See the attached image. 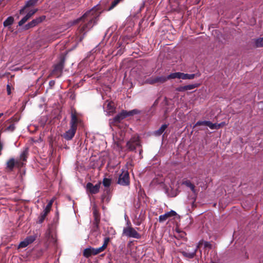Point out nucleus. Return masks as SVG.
I'll use <instances>...</instances> for the list:
<instances>
[{
	"label": "nucleus",
	"mask_w": 263,
	"mask_h": 263,
	"mask_svg": "<svg viewBox=\"0 0 263 263\" xmlns=\"http://www.w3.org/2000/svg\"><path fill=\"white\" fill-rule=\"evenodd\" d=\"M99 16V12L97 11L96 8L94 7L85 12L81 17L73 22V25L79 23L80 22H82L77 32V39L78 41H82L86 33L96 23L97 18Z\"/></svg>",
	"instance_id": "f257e3e1"
},
{
	"label": "nucleus",
	"mask_w": 263,
	"mask_h": 263,
	"mask_svg": "<svg viewBox=\"0 0 263 263\" xmlns=\"http://www.w3.org/2000/svg\"><path fill=\"white\" fill-rule=\"evenodd\" d=\"M28 155V148L26 147L22 152L19 158L16 159L11 158L7 161L6 170L7 172H12L15 166L17 168L23 167L25 164L24 162L27 160Z\"/></svg>",
	"instance_id": "f03ea898"
},
{
	"label": "nucleus",
	"mask_w": 263,
	"mask_h": 263,
	"mask_svg": "<svg viewBox=\"0 0 263 263\" xmlns=\"http://www.w3.org/2000/svg\"><path fill=\"white\" fill-rule=\"evenodd\" d=\"M164 184L165 192L169 196L175 197L179 192V182H166Z\"/></svg>",
	"instance_id": "7ed1b4c3"
},
{
	"label": "nucleus",
	"mask_w": 263,
	"mask_h": 263,
	"mask_svg": "<svg viewBox=\"0 0 263 263\" xmlns=\"http://www.w3.org/2000/svg\"><path fill=\"white\" fill-rule=\"evenodd\" d=\"M65 62V57L62 54L59 58L58 62L53 66V68L51 72V74L59 78L62 73L64 64Z\"/></svg>",
	"instance_id": "20e7f679"
},
{
	"label": "nucleus",
	"mask_w": 263,
	"mask_h": 263,
	"mask_svg": "<svg viewBox=\"0 0 263 263\" xmlns=\"http://www.w3.org/2000/svg\"><path fill=\"white\" fill-rule=\"evenodd\" d=\"M126 146L130 151H134L137 147L141 146L139 136H134L127 142Z\"/></svg>",
	"instance_id": "39448f33"
},
{
	"label": "nucleus",
	"mask_w": 263,
	"mask_h": 263,
	"mask_svg": "<svg viewBox=\"0 0 263 263\" xmlns=\"http://www.w3.org/2000/svg\"><path fill=\"white\" fill-rule=\"evenodd\" d=\"M123 234L128 237H132L134 238H140V235L136 231L135 229L130 226H127L123 230Z\"/></svg>",
	"instance_id": "423d86ee"
},
{
	"label": "nucleus",
	"mask_w": 263,
	"mask_h": 263,
	"mask_svg": "<svg viewBox=\"0 0 263 263\" xmlns=\"http://www.w3.org/2000/svg\"><path fill=\"white\" fill-rule=\"evenodd\" d=\"M195 74L184 73L180 72L172 73L168 75V78L181 79L183 80L193 79L195 77Z\"/></svg>",
	"instance_id": "0eeeda50"
},
{
	"label": "nucleus",
	"mask_w": 263,
	"mask_h": 263,
	"mask_svg": "<svg viewBox=\"0 0 263 263\" xmlns=\"http://www.w3.org/2000/svg\"><path fill=\"white\" fill-rule=\"evenodd\" d=\"M172 79V78H168V76L166 77L164 76L151 77L147 79L146 82L147 84L153 85L156 83H163L165 82L167 80Z\"/></svg>",
	"instance_id": "6e6552de"
},
{
	"label": "nucleus",
	"mask_w": 263,
	"mask_h": 263,
	"mask_svg": "<svg viewBox=\"0 0 263 263\" xmlns=\"http://www.w3.org/2000/svg\"><path fill=\"white\" fill-rule=\"evenodd\" d=\"M126 114V110H122L121 112L117 115L112 119L110 120V123L114 125L119 123L122 120L127 117Z\"/></svg>",
	"instance_id": "1a4fd4ad"
},
{
	"label": "nucleus",
	"mask_w": 263,
	"mask_h": 263,
	"mask_svg": "<svg viewBox=\"0 0 263 263\" xmlns=\"http://www.w3.org/2000/svg\"><path fill=\"white\" fill-rule=\"evenodd\" d=\"M45 18L46 16L45 15H42L36 17V18L33 20L32 21L26 24L24 26V29L25 30H28L30 28H33L37 25L39 24L42 23L44 20H45Z\"/></svg>",
	"instance_id": "9d476101"
},
{
	"label": "nucleus",
	"mask_w": 263,
	"mask_h": 263,
	"mask_svg": "<svg viewBox=\"0 0 263 263\" xmlns=\"http://www.w3.org/2000/svg\"><path fill=\"white\" fill-rule=\"evenodd\" d=\"M14 120V118L12 117L11 119L7 120L5 123L4 126H5V128L3 129L2 128L1 130V132H12L14 130L15 128V124L12 121Z\"/></svg>",
	"instance_id": "9b49d317"
},
{
	"label": "nucleus",
	"mask_w": 263,
	"mask_h": 263,
	"mask_svg": "<svg viewBox=\"0 0 263 263\" xmlns=\"http://www.w3.org/2000/svg\"><path fill=\"white\" fill-rule=\"evenodd\" d=\"M100 185L101 182H99L95 185L91 182H89L86 185V190L91 194H96L99 191Z\"/></svg>",
	"instance_id": "f8f14e48"
},
{
	"label": "nucleus",
	"mask_w": 263,
	"mask_h": 263,
	"mask_svg": "<svg viewBox=\"0 0 263 263\" xmlns=\"http://www.w3.org/2000/svg\"><path fill=\"white\" fill-rule=\"evenodd\" d=\"M77 129L76 128L70 126L69 129L64 134L63 137L67 140H71L74 136Z\"/></svg>",
	"instance_id": "ddd939ff"
},
{
	"label": "nucleus",
	"mask_w": 263,
	"mask_h": 263,
	"mask_svg": "<svg viewBox=\"0 0 263 263\" xmlns=\"http://www.w3.org/2000/svg\"><path fill=\"white\" fill-rule=\"evenodd\" d=\"M121 173L119 174V179L118 181H129V172L126 168H122Z\"/></svg>",
	"instance_id": "4468645a"
},
{
	"label": "nucleus",
	"mask_w": 263,
	"mask_h": 263,
	"mask_svg": "<svg viewBox=\"0 0 263 263\" xmlns=\"http://www.w3.org/2000/svg\"><path fill=\"white\" fill-rule=\"evenodd\" d=\"M197 251L196 247L192 249V251H190L189 249H186L185 250L182 252L183 255L188 258H193L194 257Z\"/></svg>",
	"instance_id": "2eb2a0df"
},
{
	"label": "nucleus",
	"mask_w": 263,
	"mask_h": 263,
	"mask_svg": "<svg viewBox=\"0 0 263 263\" xmlns=\"http://www.w3.org/2000/svg\"><path fill=\"white\" fill-rule=\"evenodd\" d=\"M176 213L174 211H171L170 212H167L164 214L161 215L159 217V221L160 222H163L167 219L169 217H172L176 215Z\"/></svg>",
	"instance_id": "dca6fc26"
},
{
	"label": "nucleus",
	"mask_w": 263,
	"mask_h": 263,
	"mask_svg": "<svg viewBox=\"0 0 263 263\" xmlns=\"http://www.w3.org/2000/svg\"><path fill=\"white\" fill-rule=\"evenodd\" d=\"M71 120L70 122V125L71 127L76 128L77 129L78 123L79 122V119L77 117L76 112H72L71 116Z\"/></svg>",
	"instance_id": "f3484780"
},
{
	"label": "nucleus",
	"mask_w": 263,
	"mask_h": 263,
	"mask_svg": "<svg viewBox=\"0 0 263 263\" xmlns=\"http://www.w3.org/2000/svg\"><path fill=\"white\" fill-rule=\"evenodd\" d=\"M202 247H203L204 249H211L212 247V245L210 242L206 241L203 240H201L198 243L197 245L196 246V248L198 249Z\"/></svg>",
	"instance_id": "a211bd4d"
},
{
	"label": "nucleus",
	"mask_w": 263,
	"mask_h": 263,
	"mask_svg": "<svg viewBox=\"0 0 263 263\" xmlns=\"http://www.w3.org/2000/svg\"><path fill=\"white\" fill-rule=\"evenodd\" d=\"M181 185L187 187L194 194H196L197 193V191L195 189V185L192 183V182H181Z\"/></svg>",
	"instance_id": "6ab92c4d"
},
{
	"label": "nucleus",
	"mask_w": 263,
	"mask_h": 263,
	"mask_svg": "<svg viewBox=\"0 0 263 263\" xmlns=\"http://www.w3.org/2000/svg\"><path fill=\"white\" fill-rule=\"evenodd\" d=\"M168 127L167 124H163L158 130L155 131L154 134L155 136H160Z\"/></svg>",
	"instance_id": "aec40b11"
},
{
	"label": "nucleus",
	"mask_w": 263,
	"mask_h": 263,
	"mask_svg": "<svg viewBox=\"0 0 263 263\" xmlns=\"http://www.w3.org/2000/svg\"><path fill=\"white\" fill-rule=\"evenodd\" d=\"M14 22V18L12 16H9L4 22L3 25L5 27H7L11 25Z\"/></svg>",
	"instance_id": "412c9836"
},
{
	"label": "nucleus",
	"mask_w": 263,
	"mask_h": 263,
	"mask_svg": "<svg viewBox=\"0 0 263 263\" xmlns=\"http://www.w3.org/2000/svg\"><path fill=\"white\" fill-rule=\"evenodd\" d=\"M222 123L220 124H216V123H213L210 121H209L208 126H209L211 129H218L221 126Z\"/></svg>",
	"instance_id": "4be33fe9"
},
{
	"label": "nucleus",
	"mask_w": 263,
	"mask_h": 263,
	"mask_svg": "<svg viewBox=\"0 0 263 263\" xmlns=\"http://www.w3.org/2000/svg\"><path fill=\"white\" fill-rule=\"evenodd\" d=\"M54 198H53L47 204L46 208L44 209L43 212L46 213V214H48V213L50 211L51 209V207L52 204L54 201Z\"/></svg>",
	"instance_id": "5701e85b"
},
{
	"label": "nucleus",
	"mask_w": 263,
	"mask_h": 263,
	"mask_svg": "<svg viewBox=\"0 0 263 263\" xmlns=\"http://www.w3.org/2000/svg\"><path fill=\"white\" fill-rule=\"evenodd\" d=\"M38 1L39 0H29L27 1L25 4L26 7L29 8L35 6L37 4Z\"/></svg>",
	"instance_id": "b1692460"
},
{
	"label": "nucleus",
	"mask_w": 263,
	"mask_h": 263,
	"mask_svg": "<svg viewBox=\"0 0 263 263\" xmlns=\"http://www.w3.org/2000/svg\"><path fill=\"white\" fill-rule=\"evenodd\" d=\"M54 141H55V138H54L53 137H50L49 138V146H50V151H51V152L52 153H53V152L54 150Z\"/></svg>",
	"instance_id": "393cba45"
},
{
	"label": "nucleus",
	"mask_w": 263,
	"mask_h": 263,
	"mask_svg": "<svg viewBox=\"0 0 263 263\" xmlns=\"http://www.w3.org/2000/svg\"><path fill=\"white\" fill-rule=\"evenodd\" d=\"M92 249V248L85 249L83 252L84 255L86 257H89V256L93 255Z\"/></svg>",
	"instance_id": "a878e982"
},
{
	"label": "nucleus",
	"mask_w": 263,
	"mask_h": 263,
	"mask_svg": "<svg viewBox=\"0 0 263 263\" xmlns=\"http://www.w3.org/2000/svg\"><path fill=\"white\" fill-rule=\"evenodd\" d=\"M35 235H31L27 237L25 239L28 243V245L32 243L36 239Z\"/></svg>",
	"instance_id": "bb28decb"
},
{
	"label": "nucleus",
	"mask_w": 263,
	"mask_h": 263,
	"mask_svg": "<svg viewBox=\"0 0 263 263\" xmlns=\"http://www.w3.org/2000/svg\"><path fill=\"white\" fill-rule=\"evenodd\" d=\"M255 43L256 47H263V37L256 39Z\"/></svg>",
	"instance_id": "cd10ccee"
},
{
	"label": "nucleus",
	"mask_w": 263,
	"mask_h": 263,
	"mask_svg": "<svg viewBox=\"0 0 263 263\" xmlns=\"http://www.w3.org/2000/svg\"><path fill=\"white\" fill-rule=\"evenodd\" d=\"M105 249L101 246V247L98 248H93L92 249L93 252V255H96L102 251H103Z\"/></svg>",
	"instance_id": "c85d7f7f"
},
{
	"label": "nucleus",
	"mask_w": 263,
	"mask_h": 263,
	"mask_svg": "<svg viewBox=\"0 0 263 263\" xmlns=\"http://www.w3.org/2000/svg\"><path fill=\"white\" fill-rule=\"evenodd\" d=\"M47 215V214H46V213H44V212H42L40 216L39 217V219H38V223H42L43 221L44 220L46 216Z\"/></svg>",
	"instance_id": "c756f323"
},
{
	"label": "nucleus",
	"mask_w": 263,
	"mask_h": 263,
	"mask_svg": "<svg viewBox=\"0 0 263 263\" xmlns=\"http://www.w3.org/2000/svg\"><path fill=\"white\" fill-rule=\"evenodd\" d=\"M139 112H140V111L136 109H133L132 110L129 111H126V113H127L126 114H127V117L132 116L134 115L138 114Z\"/></svg>",
	"instance_id": "7c9ffc66"
},
{
	"label": "nucleus",
	"mask_w": 263,
	"mask_h": 263,
	"mask_svg": "<svg viewBox=\"0 0 263 263\" xmlns=\"http://www.w3.org/2000/svg\"><path fill=\"white\" fill-rule=\"evenodd\" d=\"M30 18L26 15L18 23V26H21L24 25Z\"/></svg>",
	"instance_id": "2f4dec72"
},
{
	"label": "nucleus",
	"mask_w": 263,
	"mask_h": 263,
	"mask_svg": "<svg viewBox=\"0 0 263 263\" xmlns=\"http://www.w3.org/2000/svg\"><path fill=\"white\" fill-rule=\"evenodd\" d=\"M209 121H198L196 122L194 126H198L201 125L208 126Z\"/></svg>",
	"instance_id": "473e14b6"
},
{
	"label": "nucleus",
	"mask_w": 263,
	"mask_h": 263,
	"mask_svg": "<svg viewBox=\"0 0 263 263\" xmlns=\"http://www.w3.org/2000/svg\"><path fill=\"white\" fill-rule=\"evenodd\" d=\"M197 86H198V85L196 84L185 85V90H192V89L197 87Z\"/></svg>",
	"instance_id": "72a5a7b5"
},
{
	"label": "nucleus",
	"mask_w": 263,
	"mask_h": 263,
	"mask_svg": "<svg viewBox=\"0 0 263 263\" xmlns=\"http://www.w3.org/2000/svg\"><path fill=\"white\" fill-rule=\"evenodd\" d=\"M28 245H29L28 243L27 242V241L25 240V239H24L23 241H21L18 247L21 248H24L26 247Z\"/></svg>",
	"instance_id": "f704fd0d"
},
{
	"label": "nucleus",
	"mask_w": 263,
	"mask_h": 263,
	"mask_svg": "<svg viewBox=\"0 0 263 263\" xmlns=\"http://www.w3.org/2000/svg\"><path fill=\"white\" fill-rule=\"evenodd\" d=\"M37 9H35L33 10H30L26 15L30 18L32 15H33L37 11Z\"/></svg>",
	"instance_id": "c9c22d12"
},
{
	"label": "nucleus",
	"mask_w": 263,
	"mask_h": 263,
	"mask_svg": "<svg viewBox=\"0 0 263 263\" xmlns=\"http://www.w3.org/2000/svg\"><path fill=\"white\" fill-rule=\"evenodd\" d=\"M107 157H100L99 158V161L101 162V165L100 166L102 167V166H103L105 163V161H106V159Z\"/></svg>",
	"instance_id": "e433bc0d"
},
{
	"label": "nucleus",
	"mask_w": 263,
	"mask_h": 263,
	"mask_svg": "<svg viewBox=\"0 0 263 263\" xmlns=\"http://www.w3.org/2000/svg\"><path fill=\"white\" fill-rule=\"evenodd\" d=\"M176 90L178 91L182 92L185 90V86H180L176 88Z\"/></svg>",
	"instance_id": "4c0bfd02"
},
{
	"label": "nucleus",
	"mask_w": 263,
	"mask_h": 263,
	"mask_svg": "<svg viewBox=\"0 0 263 263\" xmlns=\"http://www.w3.org/2000/svg\"><path fill=\"white\" fill-rule=\"evenodd\" d=\"M108 241H109V238H105V239H104V243L103 245L102 246V247L105 249L107 246V244L108 243Z\"/></svg>",
	"instance_id": "58836bf2"
},
{
	"label": "nucleus",
	"mask_w": 263,
	"mask_h": 263,
	"mask_svg": "<svg viewBox=\"0 0 263 263\" xmlns=\"http://www.w3.org/2000/svg\"><path fill=\"white\" fill-rule=\"evenodd\" d=\"M118 184L123 185V186H127L129 185L130 182H117Z\"/></svg>",
	"instance_id": "ea45409f"
},
{
	"label": "nucleus",
	"mask_w": 263,
	"mask_h": 263,
	"mask_svg": "<svg viewBox=\"0 0 263 263\" xmlns=\"http://www.w3.org/2000/svg\"><path fill=\"white\" fill-rule=\"evenodd\" d=\"M7 94L8 95H10L11 93V87L9 84H8L7 85Z\"/></svg>",
	"instance_id": "a19ab883"
},
{
	"label": "nucleus",
	"mask_w": 263,
	"mask_h": 263,
	"mask_svg": "<svg viewBox=\"0 0 263 263\" xmlns=\"http://www.w3.org/2000/svg\"><path fill=\"white\" fill-rule=\"evenodd\" d=\"M28 7H26V5H25L20 10V14H23L24 13L25 10Z\"/></svg>",
	"instance_id": "79ce46f5"
},
{
	"label": "nucleus",
	"mask_w": 263,
	"mask_h": 263,
	"mask_svg": "<svg viewBox=\"0 0 263 263\" xmlns=\"http://www.w3.org/2000/svg\"><path fill=\"white\" fill-rule=\"evenodd\" d=\"M55 81L54 80H51L49 82V85L50 87L51 88L55 85Z\"/></svg>",
	"instance_id": "37998d69"
},
{
	"label": "nucleus",
	"mask_w": 263,
	"mask_h": 263,
	"mask_svg": "<svg viewBox=\"0 0 263 263\" xmlns=\"http://www.w3.org/2000/svg\"><path fill=\"white\" fill-rule=\"evenodd\" d=\"M105 187H109L110 185V182H102Z\"/></svg>",
	"instance_id": "c03bdc74"
},
{
	"label": "nucleus",
	"mask_w": 263,
	"mask_h": 263,
	"mask_svg": "<svg viewBox=\"0 0 263 263\" xmlns=\"http://www.w3.org/2000/svg\"><path fill=\"white\" fill-rule=\"evenodd\" d=\"M126 218H127V225L128 226H129V224H130V222L129 220L128 219V218H127V216H126V215H125V219H126Z\"/></svg>",
	"instance_id": "a18cd8bd"
},
{
	"label": "nucleus",
	"mask_w": 263,
	"mask_h": 263,
	"mask_svg": "<svg viewBox=\"0 0 263 263\" xmlns=\"http://www.w3.org/2000/svg\"><path fill=\"white\" fill-rule=\"evenodd\" d=\"M2 149H3V144L0 142V155H1V154H2L1 151H2Z\"/></svg>",
	"instance_id": "49530a36"
},
{
	"label": "nucleus",
	"mask_w": 263,
	"mask_h": 263,
	"mask_svg": "<svg viewBox=\"0 0 263 263\" xmlns=\"http://www.w3.org/2000/svg\"><path fill=\"white\" fill-rule=\"evenodd\" d=\"M50 230H49V231H48V232H47L46 233V237H48V238L49 237V236H50Z\"/></svg>",
	"instance_id": "de8ad7c7"
},
{
	"label": "nucleus",
	"mask_w": 263,
	"mask_h": 263,
	"mask_svg": "<svg viewBox=\"0 0 263 263\" xmlns=\"http://www.w3.org/2000/svg\"><path fill=\"white\" fill-rule=\"evenodd\" d=\"M103 181H111V180L110 179H108V178H104L103 179Z\"/></svg>",
	"instance_id": "09e8293b"
},
{
	"label": "nucleus",
	"mask_w": 263,
	"mask_h": 263,
	"mask_svg": "<svg viewBox=\"0 0 263 263\" xmlns=\"http://www.w3.org/2000/svg\"><path fill=\"white\" fill-rule=\"evenodd\" d=\"M4 115L3 113H0V118H1Z\"/></svg>",
	"instance_id": "8fccbe9b"
},
{
	"label": "nucleus",
	"mask_w": 263,
	"mask_h": 263,
	"mask_svg": "<svg viewBox=\"0 0 263 263\" xmlns=\"http://www.w3.org/2000/svg\"><path fill=\"white\" fill-rule=\"evenodd\" d=\"M110 106V104H108L107 107H109V106Z\"/></svg>",
	"instance_id": "3c124183"
},
{
	"label": "nucleus",
	"mask_w": 263,
	"mask_h": 263,
	"mask_svg": "<svg viewBox=\"0 0 263 263\" xmlns=\"http://www.w3.org/2000/svg\"><path fill=\"white\" fill-rule=\"evenodd\" d=\"M156 104V101L155 102L154 104H153V106L155 105Z\"/></svg>",
	"instance_id": "603ef678"
}]
</instances>
